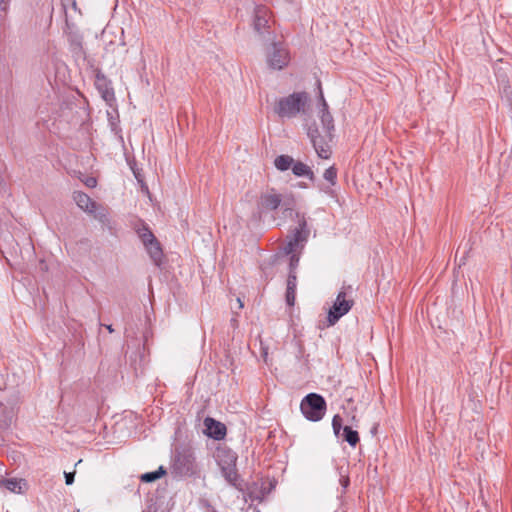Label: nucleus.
<instances>
[{
  "instance_id": "nucleus-1",
  "label": "nucleus",
  "mask_w": 512,
  "mask_h": 512,
  "mask_svg": "<svg viewBox=\"0 0 512 512\" xmlns=\"http://www.w3.org/2000/svg\"><path fill=\"white\" fill-rule=\"evenodd\" d=\"M308 102L309 96L306 92H295L280 98L275 106V112L281 118H293L305 113Z\"/></svg>"
},
{
  "instance_id": "nucleus-15",
  "label": "nucleus",
  "mask_w": 512,
  "mask_h": 512,
  "mask_svg": "<svg viewBox=\"0 0 512 512\" xmlns=\"http://www.w3.org/2000/svg\"><path fill=\"white\" fill-rule=\"evenodd\" d=\"M145 249L156 266H160L163 260V251L160 242L155 239L151 244L145 245Z\"/></svg>"
},
{
  "instance_id": "nucleus-27",
  "label": "nucleus",
  "mask_w": 512,
  "mask_h": 512,
  "mask_svg": "<svg viewBox=\"0 0 512 512\" xmlns=\"http://www.w3.org/2000/svg\"><path fill=\"white\" fill-rule=\"evenodd\" d=\"M83 182L89 188H94L97 185V180L94 177H87Z\"/></svg>"
},
{
  "instance_id": "nucleus-17",
  "label": "nucleus",
  "mask_w": 512,
  "mask_h": 512,
  "mask_svg": "<svg viewBox=\"0 0 512 512\" xmlns=\"http://www.w3.org/2000/svg\"><path fill=\"white\" fill-rule=\"evenodd\" d=\"M292 172L295 176L298 177L306 176L309 179H313L314 177V174L310 167L300 161H294V163L292 164Z\"/></svg>"
},
{
  "instance_id": "nucleus-4",
  "label": "nucleus",
  "mask_w": 512,
  "mask_h": 512,
  "mask_svg": "<svg viewBox=\"0 0 512 512\" xmlns=\"http://www.w3.org/2000/svg\"><path fill=\"white\" fill-rule=\"evenodd\" d=\"M300 409L308 420L320 421L326 412V401L321 395L310 393L301 401Z\"/></svg>"
},
{
  "instance_id": "nucleus-21",
  "label": "nucleus",
  "mask_w": 512,
  "mask_h": 512,
  "mask_svg": "<svg viewBox=\"0 0 512 512\" xmlns=\"http://www.w3.org/2000/svg\"><path fill=\"white\" fill-rule=\"evenodd\" d=\"M166 474V470L163 466H160L158 470L153 472L144 473L141 475L140 479L142 482L150 483L158 480L162 476Z\"/></svg>"
},
{
  "instance_id": "nucleus-20",
  "label": "nucleus",
  "mask_w": 512,
  "mask_h": 512,
  "mask_svg": "<svg viewBox=\"0 0 512 512\" xmlns=\"http://www.w3.org/2000/svg\"><path fill=\"white\" fill-rule=\"evenodd\" d=\"M137 234L144 246L149 243L151 244V242H153L156 239L152 231L146 225H142L141 227H139L137 229Z\"/></svg>"
},
{
  "instance_id": "nucleus-18",
  "label": "nucleus",
  "mask_w": 512,
  "mask_h": 512,
  "mask_svg": "<svg viewBox=\"0 0 512 512\" xmlns=\"http://www.w3.org/2000/svg\"><path fill=\"white\" fill-rule=\"evenodd\" d=\"M342 437L352 447H355L360 440L358 432L350 426H344Z\"/></svg>"
},
{
  "instance_id": "nucleus-12",
  "label": "nucleus",
  "mask_w": 512,
  "mask_h": 512,
  "mask_svg": "<svg viewBox=\"0 0 512 512\" xmlns=\"http://www.w3.org/2000/svg\"><path fill=\"white\" fill-rule=\"evenodd\" d=\"M96 87L106 102H111L115 99L114 90L110 82L103 75H97Z\"/></svg>"
},
{
  "instance_id": "nucleus-23",
  "label": "nucleus",
  "mask_w": 512,
  "mask_h": 512,
  "mask_svg": "<svg viewBox=\"0 0 512 512\" xmlns=\"http://www.w3.org/2000/svg\"><path fill=\"white\" fill-rule=\"evenodd\" d=\"M323 177L331 185H335L337 179V170L333 166H331L325 170Z\"/></svg>"
},
{
  "instance_id": "nucleus-31",
  "label": "nucleus",
  "mask_w": 512,
  "mask_h": 512,
  "mask_svg": "<svg viewBox=\"0 0 512 512\" xmlns=\"http://www.w3.org/2000/svg\"><path fill=\"white\" fill-rule=\"evenodd\" d=\"M293 245H294V244H293L292 242H289L288 247H286V248H285V250H286V252H287V253H290V252L292 251V249H293Z\"/></svg>"
},
{
  "instance_id": "nucleus-19",
  "label": "nucleus",
  "mask_w": 512,
  "mask_h": 512,
  "mask_svg": "<svg viewBox=\"0 0 512 512\" xmlns=\"http://www.w3.org/2000/svg\"><path fill=\"white\" fill-rule=\"evenodd\" d=\"M293 163L294 159L289 155H280L274 160L275 167L280 171H286L289 168H292Z\"/></svg>"
},
{
  "instance_id": "nucleus-14",
  "label": "nucleus",
  "mask_w": 512,
  "mask_h": 512,
  "mask_svg": "<svg viewBox=\"0 0 512 512\" xmlns=\"http://www.w3.org/2000/svg\"><path fill=\"white\" fill-rule=\"evenodd\" d=\"M320 99H321V106H322L321 111H320L321 112V115H320L321 123H322L325 131L330 135V132L334 129L333 117L330 114V112L328 111V105L324 99L322 92H320Z\"/></svg>"
},
{
  "instance_id": "nucleus-26",
  "label": "nucleus",
  "mask_w": 512,
  "mask_h": 512,
  "mask_svg": "<svg viewBox=\"0 0 512 512\" xmlns=\"http://www.w3.org/2000/svg\"><path fill=\"white\" fill-rule=\"evenodd\" d=\"M12 423V417L4 416L3 419H0V428L8 429Z\"/></svg>"
},
{
  "instance_id": "nucleus-28",
  "label": "nucleus",
  "mask_w": 512,
  "mask_h": 512,
  "mask_svg": "<svg viewBox=\"0 0 512 512\" xmlns=\"http://www.w3.org/2000/svg\"><path fill=\"white\" fill-rule=\"evenodd\" d=\"M299 258L296 255H292L290 258V271L295 272L296 267L298 266Z\"/></svg>"
},
{
  "instance_id": "nucleus-30",
  "label": "nucleus",
  "mask_w": 512,
  "mask_h": 512,
  "mask_svg": "<svg viewBox=\"0 0 512 512\" xmlns=\"http://www.w3.org/2000/svg\"><path fill=\"white\" fill-rule=\"evenodd\" d=\"M10 0H0V11L6 13L9 8Z\"/></svg>"
},
{
  "instance_id": "nucleus-5",
  "label": "nucleus",
  "mask_w": 512,
  "mask_h": 512,
  "mask_svg": "<svg viewBox=\"0 0 512 512\" xmlns=\"http://www.w3.org/2000/svg\"><path fill=\"white\" fill-rule=\"evenodd\" d=\"M172 470L179 476H192L198 472L196 457L190 449L178 451L174 457Z\"/></svg>"
},
{
  "instance_id": "nucleus-3",
  "label": "nucleus",
  "mask_w": 512,
  "mask_h": 512,
  "mask_svg": "<svg viewBox=\"0 0 512 512\" xmlns=\"http://www.w3.org/2000/svg\"><path fill=\"white\" fill-rule=\"evenodd\" d=\"M259 207L268 211L280 208L284 217L288 218L294 215L295 201L291 196H282L272 190L261 195Z\"/></svg>"
},
{
  "instance_id": "nucleus-6",
  "label": "nucleus",
  "mask_w": 512,
  "mask_h": 512,
  "mask_svg": "<svg viewBox=\"0 0 512 512\" xmlns=\"http://www.w3.org/2000/svg\"><path fill=\"white\" fill-rule=\"evenodd\" d=\"M267 63L270 68L281 70L290 62V54L286 44L282 41H273L266 49Z\"/></svg>"
},
{
  "instance_id": "nucleus-32",
  "label": "nucleus",
  "mask_w": 512,
  "mask_h": 512,
  "mask_svg": "<svg viewBox=\"0 0 512 512\" xmlns=\"http://www.w3.org/2000/svg\"><path fill=\"white\" fill-rule=\"evenodd\" d=\"M105 327H106V329H107L110 333H113V332H114V329H113L112 325H106Z\"/></svg>"
},
{
  "instance_id": "nucleus-11",
  "label": "nucleus",
  "mask_w": 512,
  "mask_h": 512,
  "mask_svg": "<svg viewBox=\"0 0 512 512\" xmlns=\"http://www.w3.org/2000/svg\"><path fill=\"white\" fill-rule=\"evenodd\" d=\"M204 423L207 429V433L210 437L214 438L215 440H221L225 437L226 427L224 424L209 417L205 419Z\"/></svg>"
},
{
  "instance_id": "nucleus-10",
  "label": "nucleus",
  "mask_w": 512,
  "mask_h": 512,
  "mask_svg": "<svg viewBox=\"0 0 512 512\" xmlns=\"http://www.w3.org/2000/svg\"><path fill=\"white\" fill-rule=\"evenodd\" d=\"M0 488H5L11 493L21 494L27 489V482L24 479L4 478L0 476Z\"/></svg>"
},
{
  "instance_id": "nucleus-8",
  "label": "nucleus",
  "mask_w": 512,
  "mask_h": 512,
  "mask_svg": "<svg viewBox=\"0 0 512 512\" xmlns=\"http://www.w3.org/2000/svg\"><path fill=\"white\" fill-rule=\"evenodd\" d=\"M354 301L347 297V293L342 288L338 293L332 307L329 309L327 321L329 326L335 325L341 317L346 315L353 307Z\"/></svg>"
},
{
  "instance_id": "nucleus-25",
  "label": "nucleus",
  "mask_w": 512,
  "mask_h": 512,
  "mask_svg": "<svg viewBox=\"0 0 512 512\" xmlns=\"http://www.w3.org/2000/svg\"><path fill=\"white\" fill-rule=\"evenodd\" d=\"M296 216L299 218V220H298L299 227L297 229V233L305 232L306 227H307V222H306L304 215L300 216L298 213H296Z\"/></svg>"
},
{
  "instance_id": "nucleus-2",
  "label": "nucleus",
  "mask_w": 512,
  "mask_h": 512,
  "mask_svg": "<svg viewBox=\"0 0 512 512\" xmlns=\"http://www.w3.org/2000/svg\"><path fill=\"white\" fill-rule=\"evenodd\" d=\"M214 457L226 481L232 486L237 487L236 453L227 446H219L215 451Z\"/></svg>"
},
{
  "instance_id": "nucleus-7",
  "label": "nucleus",
  "mask_w": 512,
  "mask_h": 512,
  "mask_svg": "<svg viewBox=\"0 0 512 512\" xmlns=\"http://www.w3.org/2000/svg\"><path fill=\"white\" fill-rule=\"evenodd\" d=\"M73 199L81 210L93 215L102 224L109 222L107 210L93 201L86 193L76 191L73 193Z\"/></svg>"
},
{
  "instance_id": "nucleus-22",
  "label": "nucleus",
  "mask_w": 512,
  "mask_h": 512,
  "mask_svg": "<svg viewBox=\"0 0 512 512\" xmlns=\"http://www.w3.org/2000/svg\"><path fill=\"white\" fill-rule=\"evenodd\" d=\"M62 6L66 17L70 12L76 13L79 11L76 0H62Z\"/></svg>"
},
{
  "instance_id": "nucleus-29",
  "label": "nucleus",
  "mask_w": 512,
  "mask_h": 512,
  "mask_svg": "<svg viewBox=\"0 0 512 512\" xmlns=\"http://www.w3.org/2000/svg\"><path fill=\"white\" fill-rule=\"evenodd\" d=\"M65 483L71 485L74 482L75 472H64Z\"/></svg>"
},
{
  "instance_id": "nucleus-34",
  "label": "nucleus",
  "mask_w": 512,
  "mask_h": 512,
  "mask_svg": "<svg viewBox=\"0 0 512 512\" xmlns=\"http://www.w3.org/2000/svg\"><path fill=\"white\" fill-rule=\"evenodd\" d=\"M81 462H82V460H78V462H77L75 465L77 466V465H78V464H80Z\"/></svg>"
},
{
  "instance_id": "nucleus-13",
  "label": "nucleus",
  "mask_w": 512,
  "mask_h": 512,
  "mask_svg": "<svg viewBox=\"0 0 512 512\" xmlns=\"http://www.w3.org/2000/svg\"><path fill=\"white\" fill-rule=\"evenodd\" d=\"M317 130L308 133L311 142L315 148L317 155L322 159H328L331 155V150L328 144L323 143L322 140L316 135Z\"/></svg>"
},
{
  "instance_id": "nucleus-24",
  "label": "nucleus",
  "mask_w": 512,
  "mask_h": 512,
  "mask_svg": "<svg viewBox=\"0 0 512 512\" xmlns=\"http://www.w3.org/2000/svg\"><path fill=\"white\" fill-rule=\"evenodd\" d=\"M332 428L336 436L340 435V431L343 430L342 418L339 415H335L332 419Z\"/></svg>"
},
{
  "instance_id": "nucleus-16",
  "label": "nucleus",
  "mask_w": 512,
  "mask_h": 512,
  "mask_svg": "<svg viewBox=\"0 0 512 512\" xmlns=\"http://www.w3.org/2000/svg\"><path fill=\"white\" fill-rule=\"evenodd\" d=\"M296 287H297V277L296 273L293 271L289 272L287 279V289H286V302L289 306H293L295 303L296 296Z\"/></svg>"
},
{
  "instance_id": "nucleus-9",
  "label": "nucleus",
  "mask_w": 512,
  "mask_h": 512,
  "mask_svg": "<svg viewBox=\"0 0 512 512\" xmlns=\"http://www.w3.org/2000/svg\"><path fill=\"white\" fill-rule=\"evenodd\" d=\"M271 16L269 9L264 5H258L254 9L253 27L260 35H264L269 29Z\"/></svg>"
},
{
  "instance_id": "nucleus-35",
  "label": "nucleus",
  "mask_w": 512,
  "mask_h": 512,
  "mask_svg": "<svg viewBox=\"0 0 512 512\" xmlns=\"http://www.w3.org/2000/svg\"><path fill=\"white\" fill-rule=\"evenodd\" d=\"M212 512H216V511H212Z\"/></svg>"
},
{
  "instance_id": "nucleus-33",
  "label": "nucleus",
  "mask_w": 512,
  "mask_h": 512,
  "mask_svg": "<svg viewBox=\"0 0 512 512\" xmlns=\"http://www.w3.org/2000/svg\"><path fill=\"white\" fill-rule=\"evenodd\" d=\"M237 302L239 304V308H243L244 305L240 298H237Z\"/></svg>"
}]
</instances>
